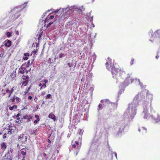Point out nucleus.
<instances>
[{
  "mask_svg": "<svg viewBox=\"0 0 160 160\" xmlns=\"http://www.w3.org/2000/svg\"><path fill=\"white\" fill-rule=\"evenodd\" d=\"M108 61L106 63V67L108 70H111L113 77L117 79H126L121 85V87L125 88L129 84L131 83L134 80V78L130 76L127 77V74L123 69L120 68L119 65L116 63L114 64L112 62V59L109 58H108Z\"/></svg>",
  "mask_w": 160,
  "mask_h": 160,
  "instance_id": "1",
  "label": "nucleus"
},
{
  "mask_svg": "<svg viewBox=\"0 0 160 160\" xmlns=\"http://www.w3.org/2000/svg\"><path fill=\"white\" fill-rule=\"evenodd\" d=\"M152 99V95L148 93H147L146 96L141 99L144 110H147L150 109L151 111L152 109L151 107V102Z\"/></svg>",
  "mask_w": 160,
  "mask_h": 160,
  "instance_id": "2",
  "label": "nucleus"
},
{
  "mask_svg": "<svg viewBox=\"0 0 160 160\" xmlns=\"http://www.w3.org/2000/svg\"><path fill=\"white\" fill-rule=\"evenodd\" d=\"M22 9H19V8H15L13 9L12 11L17 12V13L14 15V16H12V17H14L13 18V19L14 20H15L19 17V16H20L19 13L20 12L22 11Z\"/></svg>",
  "mask_w": 160,
  "mask_h": 160,
  "instance_id": "3",
  "label": "nucleus"
},
{
  "mask_svg": "<svg viewBox=\"0 0 160 160\" xmlns=\"http://www.w3.org/2000/svg\"><path fill=\"white\" fill-rule=\"evenodd\" d=\"M54 18V17L53 15H51L49 17H47L45 19V20L44 22L45 23H48L47 26V27H49L51 24L53 23L54 22H52V21H51V20L53 18Z\"/></svg>",
  "mask_w": 160,
  "mask_h": 160,
  "instance_id": "4",
  "label": "nucleus"
},
{
  "mask_svg": "<svg viewBox=\"0 0 160 160\" xmlns=\"http://www.w3.org/2000/svg\"><path fill=\"white\" fill-rule=\"evenodd\" d=\"M24 64L20 67V68L19 69L18 72L19 73L22 74H23L25 72L27 73L29 71V70H27L26 67H24Z\"/></svg>",
  "mask_w": 160,
  "mask_h": 160,
  "instance_id": "5",
  "label": "nucleus"
},
{
  "mask_svg": "<svg viewBox=\"0 0 160 160\" xmlns=\"http://www.w3.org/2000/svg\"><path fill=\"white\" fill-rule=\"evenodd\" d=\"M16 100V103H18L20 102V98L17 97H16L15 95H14L11 98V100L12 102H14Z\"/></svg>",
  "mask_w": 160,
  "mask_h": 160,
  "instance_id": "6",
  "label": "nucleus"
},
{
  "mask_svg": "<svg viewBox=\"0 0 160 160\" xmlns=\"http://www.w3.org/2000/svg\"><path fill=\"white\" fill-rule=\"evenodd\" d=\"M23 118L24 119H27V122H28L31 121V120L32 119V118L31 115L26 114L23 117Z\"/></svg>",
  "mask_w": 160,
  "mask_h": 160,
  "instance_id": "7",
  "label": "nucleus"
},
{
  "mask_svg": "<svg viewBox=\"0 0 160 160\" xmlns=\"http://www.w3.org/2000/svg\"><path fill=\"white\" fill-rule=\"evenodd\" d=\"M75 144H76V145L77 146V148L76 151V152H74V154L75 155H78V153L79 151V149L81 148V145H79V143L78 141H76L75 142Z\"/></svg>",
  "mask_w": 160,
  "mask_h": 160,
  "instance_id": "8",
  "label": "nucleus"
},
{
  "mask_svg": "<svg viewBox=\"0 0 160 160\" xmlns=\"http://www.w3.org/2000/svg\"><path fill=\"white\" fill-rule=\"evenodd\" d=\"M4 45L5 46L8 47H10L12 44L11 42L8 40H5L4 42Z\"/></svg>",
  "mask_w": 160,
  "mask_h": 160,
  "instance_id": "9",
  "label": "nucleus"
},
{
  "mask_svg": "<svg viewBox=\"0 0 160 160\" xmlns=\"http://www.w3.org/2000/svg\"><path fill=\"white\" fill-rule=\"evenodd\" d=\"M4 158L5 160H12L13 156L6 154L4 156Z\"/></svg>",
  "mask_w": 160,
  "mask_h": 160,
  "instance_id": "10",
  "label": "nucleus"
},
{
  "mask_svg": "<svg viewBox=\"0 0 160 160\" xmlns=\"http://www.w3.org/2000/svg\"><path fill=\"white\" fill-rule=\"evenodd\" d=\"M7 147V146L5 142H3L1 144V148L2 150L4 151L6 149Z\"/></svg>",
  "mask_w": 160,
  "mask_h": 160,
  "instance_id": "11",
  "label": "nucleus"
},
{
  "mask_svg": "<svg viewBox=\"0 0 160 160\" xmlns=\"http://www.w3.org/2000/svg\"><path fill=\"white\" fill-rule=\"evenodd\" d=\"M48 117L52 119L54 121L56 120V116H55L52 113V112L48 116Z\"/></svg>",
  "mask_w": 160,
  "mask_h": 160,
  "instance_id": "12",
  "label": "nucleus"
},
{
  "mask_svg": "<svg viewBox=\"0 0 160 160\" xmlns=\"http://www.w3.org/2000/svg\"><path fill=\"white\" fill-rule=\"evenodd\" d=\"M13 152V149L12 148H9L8 149L7 152L6 154H7V155H12V153Z\"/></svg>",
  "mask_w": 160,
  "mask_h": 160,
  "instance_id": "13",
  "label": "nucleus"
},
{
  "mask_svg": "<svg viewBox=\"0 0 160 160\" xmlns=\"http://www.w3.org/2000/svg\"><path fill=\"white\" fill-rule=\"evenodd\" d=\"M20 113H18L17 115L16 116H14V117H15L16 118V122L18 123L19 122H21V120H20Z\"/></svg>",
  "mask_w": 160,
  "mask_h": 160,
  "instance_id": "14",
  "label": "nucleus"
},
{
  "mask_svg": "<svg viewBox=\"0 0 160 160\" xmlns=\"http://www.w3.org/2000/svg\"><path fill=\"white\" fill-rule=\"evenodd\" d=\"M28 80H25L23 82H21V84H22V86L24 85V86H26L28 85Z\"/></svg>",
  "mask_w": 160,
  "mask_h": 160,
  "instance_id": "15",
  "label": "nucleus"
},
{
  "mask_svg": "<svg viewBox=\"0 0 160 160\" xmlns=\"http://www.w3.org/2000/svg\"><path fill=\"white\" fill-rule=\"evenodd\" d=\"M29 77L28 75H23L22 76V80H28V79H29Z\"/></svg>",
  "mask_w": 160,
  "mask_h": 160,
  "instance_id": "16",
  "label": "nucleus"
},
{
  "mask_svg": "<svg viewBox=\"0 0 160 160\" xmlns=\"http://www.w3.org/2000/svg\"><path fill=\"white\" fill-rule=\"evenodd\" d=\"M17 108V106L16 105H14L12 106L9 107V109L10 110L12 111L14 108L16 109Z\"/></svg>",
  "mask_w": 160,
  "mask_h": 160,
  "instance_id": "17",
  "label": "nucleus"
},
{
  "mask_svg": "<svg viewBox=\"0 0 160 160\" xmlns=\"http://www.w3.org/2000/svg\"><path fill=\"white\" fill-rule=\"evenodd\" d=\"M65 18V15L64 14H63L60 17L59 16V21L64 20Z\"/></svg>",
  "mask_w": 160,
  "mask_h": 160,
  "instance_id": "18",
  "label": "nucleus"
},
{
  "mask_svg": "<svg viewBox=\"0 0 160 160\" xmlns=\"http://www.w3.org/2000/svg\"><path fill=\"white\" fill-rule=\"evenodd\" d=\"M74 10H73L69 9L67 10L66 14V15L70 14L73 12Z\"/></svg>",
  "mask_w": 160,
  "mask_h": 160,
  "instance_id": "19",
  "label": "nucleus"
},
{
  "mask_svg": "<svg viewBox=\"0 0 160 160\" xmlns=\"http://www.w3.org/2000/svg\"><path fill=\"white\" fill-rule=\"evenodd\" d=\"M31 86H30V87H29L28 88H26V90L24 92V93L25 94L27 93L29 91L30 89L31 88Z\"/></svg>",
  "mask_w": 160,
  "mask_h": 160,
  "instance_id": "20",
  "label": "nucleus"
},
{
  "mask_svg": "<svg viewBox=\"0 0 160 160\" xmlns=\"http://www.w3.org/2000/svg\"><path fill=\"white\" fill-rule=\"evenodd\" d=\"M141 130L142 131H143V130H144L145 132L147 131V128H145V127H142V128L141 129H138V131L140 132Z\"/></svg>",
  "mask_w": 160,
  "mask_h": 160,
  "instance_id": "21",
  "label": "nucleus"
},
{
  "mask_svg": "<svg viewBox=\"0 0 160 160\" xmlns=\"http://www.w3.org/2000/svg\"><path fill=\"white\" fill-rule=\"evenodd\" d=\"M46 99H50L51 98V95L50 94H48L46 97Z\"/></svg>",
  "mask_w": 160,
  "mask_h": 160,
  "instance_id": "22",
  "label": "nucleus"
},
{
  "mask_svg": "<svg viewBox=\"0 0 160 160\" xmlns=\"http://www.w3.org/2000/svg\"><path fill=\"white\" fill-rule=\"evenodd\" d=\"M157 119H155V122H158L160 121V116H158L157 117Z\"/></svg>",
  "mask_w": 160,
  "mask_h": 160,
  "instance_id": "23",
  "label": "nucleus"
},
{
  "mask_svg": "<svg viewBox=\"0 0 160 160\" xmlns=\"http://www.w3.org/2000/svg\"><path fill=\"white\" fill-rule=\"evenodd\" d=\"M6 35L8 38H10L11 36V33L9 32H7L6 33Z\"/></svg>",
  "mask_w": 160,
  "mask_h": 160,
  "instance_id": "24",
  "label": "nucleus"
},
{
  "mask_svg": "<svg viewBox=\"0 0 160 160\" xmlns=\"http://www.w3.org/2000/svg\"><path fill=\"white\" fill-rule=\"evenodd\" d=\"M21 153L22 156H25L26 155V153L23 151H21Z\"/></svg>",
  "mask_w": 160,
  "mask_h": 160,
  "instance_id": "25",
  "label": "nucleus"
},
{
  "mask_svg": "<svg viewBox=\"0 0 160 160\" xmlns=\"http://www.w3.org/2000/svg\"><path fill=\"white\" fill-rule=\"evenodd\" d=\"M16 89L14 88V87H13L12 88H11L10 91V92L11 93H12L13 92H14V90H15Z\"/></svg>",
  "mask_w": 160,
  "mask_h": 160,
  "instance_id": "26",
  "label": "nucleus"
},
{
  "mask_svg": "<svg viewBox=\"0 0 160 160\" xmlns=\"http://www.w3.org/2000/svg\"><path fill=\"white\" fill-rule=\"evenodd\" d=\"M134 62V59L133 58H132L131 60L130 64L131 65H132L133 64V62Z\"/></svg>",
  "mask_w": 160,
  "mask_h": 160,
  "instance_id": "27",
  "label": "nucleus"
},
{
  "mask_svg": "<svg viewBox=\"0 0 160 160\" xmlns=\"http://www.w3.org/2000/svg\"><path fill=\"white\" fill-rule=\"evenodd\" d=\"M102 107V105L101 103H100L98 105V110H99V109H101V108Z\"/></svg>",
  "mask_w": 160,
  "mask_h": 160,
  "instance_id": "28",
  "label": "nucleus"
},
{
  "mask_svg": "<svg viewBox=\"0 0 160 160\" xmlns=\"http://www.w3.org/2000/svg\"><path fill=\"white\" fill-rule=\"evenodd\" d=\"M64 54L62 53H61L59 54V57L60 58H62L63 57H64Z\"/></svg>",
  "mask_w": 160,
  "mask_h": 160,
  "instance_id": "29",
  "label": "nucleus"
},
{
  "mask_svg": "<svg viewBox=\"0 0 160 160\" xmlns=\"http://www.w3.org/2000/svg\"><path fill=\"white\" fill-rule=\"evenodd\" d=\"M77 148V145H76L75 144H74L72 145V149L75 148Z\"/></svg>",
  "mask_w": 160,
  "mask_h": 160,
  "instance_id": "30",
  "label": "nucleus"
},
{
  "mask_svg": "<svg viewBox=\"0 0 160 160\" xmlns=\"http://www.w3.org/2000/svg\"><path fill=\"white\" fill-rule=\"evenodd\" d=\"M35 117L37 118V120H40V119L39 118V116L38 115H36L35 116Z\"/></svg>",
  "mask_w": 160,
  "mask_h": 160,
  "instance_id": "31",
  "label": "nucleus"
},
{
  "mask_svg": "<svg viewBox=\"0 0 160 160\" xmlns=\"http://www.w3.org/2000/svg\"><path fill=\"white\" fill-rule=\"evenodd\" d=\"M7 135V133H4V134L3 137V139H5L6 138Z\"/></svg>",
  "mask_w": 160,
  "mask_h": 160,
  "instance_id": "32",
  "label": "nucleus"
},
{
  "mask_svg": "<svg viewBox=\"0 0 160 160\" xmlns=\"http://www.w3.org/2000/svg\"><path fill=\"white\" fill-rule=\"evenodd\" d=\"M42 34L41 33L39 34V37H38V40H40L41 37V36L42 35Z\"/></svg>",
  "mask_w": 160,
  "mask_h": 160,
  "instance_id": "33",
  "label": "nucleus"
},
{
  "mask_svg": "<svg viewBox=\"0 0 160 160\" xmlns=\"http://www.w3.org/2000/svg\"><path fill=\"white\" fill-rule=\"evenodd\" d=\"M43 87H44V88L46 87V83H44L42 85V86L41 87L40 89H41Z\"/></svg>",
  "mask_w": 160,
  "mask_h": 160,
  "instance_id": "34",
  "label": "nucleus"
},
{
  "mask_svg": "<svg viewBox=\"0 0 160 160\" xmlns=\"http://www.w3.org/2000/svg\"><path fill=\"white\" fill-rule=\"evenodd\" d=\"M6 93H9L10 92V91L9 89V88H7L6 90Z\"/></svg>",
  "mask_w": 160,
  "mask_h": 160,
  "instance_id": "35",
  "label": "nucleus"
},
{
  "mask_svg": "<svg viewBox=\"0 0 160 160\" xmlns=\"http://www.w3.org/2000/svg\"><path fill=\"white\" fill-rule=\"evenodd\" d=\"M47 13V12H45V13H44L43 15H42V18H43V17H44L45 16H46V14Z\"/></svg>",
  "mask_w": 160,
  "mask_h": 160,
  "instance_id": "36",
  "label": "nucleus"
},
{
  "mask_svg": "<svg viewBox=\"0 0 160 160\" xmlns=\"http://www.w3.org/2000/svg\"><path fill=\"white\" fill-rule=\"evenodd\" d=\"M4 53L3 52H2L0 54V57H2L3 56Z\"/></svg>",
  "mask_w": 160,
  "mask_h": 160,
  "instance_id": "37",
  "label": "nucleus"
},
{
  "mask_svg": "<svg viewBox=\"0 0 160 160\" xmlns=\"http://www.w3.org/2000/svg\"><path fill=\"white\" fill-rule=\"evenodd\" d=\"M40 120H37V119L36 120H35L34 121V123L35 124H36Z\"/></svg>",
  "mask_w": 160,
  "mask_h": 160,
  "instance_id": "38",
  "label": "nucleus"
},
{
  "mask_svg": "<svg viewBox=\"0 0 160 160\" xmlns=\"http://www.w3.org/2000/svg\"><path fill=\"white\" fill-rule=\"evenodd\" d=\"M29 63H30V61H29H29H28V62H27V64L26 66V67H28V66H29Z\"/></svg>",
  "mask_w": 160,
  "mask_h": 160,
  "instance_id": "39",
  "label": "nucleus"
},
{
  "mask_svg": "<svg viewBox=\"0 0 160 160\" xmlns=\"http://www.w3.org/2000/svg\"><path fill=\"white\" fill-rule=\"evenodd\" d=\"M37 52L36 51H33L32 52L31 54H35Z\"/></svg>",
  "mask_w": 160,
  "mask_h": 160,
  "instance_id": "40",
  "label": "nucleus"
},
{
  "mask_svg": "<svg viewBox=\"0 0 160 160\" xmlns=\"http://www.w3.org/2000/svg\"><path fill=\"white\" fill-rule=\"evenodd\" d=\"M79 134H81V135L82 134V130L81 129H80L79 131Z\"/></svg>",
  "mask_w": 160,
  "mask_h": 160,
  "instance_id": "41",
  "label": "nucleus"
},
{
  "mask_svg": "<svg viewBox=\"0 0 160 160\" xmlns=\"http://www.w3.org/2000/svg\"><path fill=\"white\" fill-rule=\"evenodd\" d=\"M28 59V58L26 56H25V57L23 58V59L24 60H27Z\"/></svg>",
  "mask_w": 160,
  "mask_h": 160,
  "instance_id": "42",
  "label": "nucleus"
},
{
  "mask_svg": "<svg viewBox=\"0 0 160 160\" xmlns=\"http://www.w3.org/2000/svg\"><path fill=\"white\" fill-rule=\"evenodd\" d=\"M105 101L106 102L108 103H110L109 101V100H108V99L105 100Z\"/></svg>",
  "mask_w": 160,
  "mask_h": 160,
  "instance_id": "43",
  "label": "nucleus"
},
{
  "mask_svg": "<svg viewBox=\"0 0 160 160\" xmlns=\"http://www.w3.org/2000/svg\"><path fill=\"white\" fill-rule=\"evenodd\" d=\"M44 82L46 84L48 82V81L47 80H44Z\"/></svg>",
  "mask_w": 160,
  "mask_h": 160,
  "instance_id": "44",
  "label": "nucleus"
},
{
  "mask_svg": "<svg viewBox=\"0 0 160 160\" xmlns=\"http://www.w3.org/2000/svg\"><path fill=\"white\" fill-rule=\"evenodd\" d=\"M24 55L25 56H26L27 57L29 56V54L28 53H25L24 54Z\"/></svg>",
  "mask_w": 160,
  "mask_h": 160,
  "instance_id": "45",
  "label": "nucleus"
},
{
  "mask_svg": "<svg viewBox=\"0 0 160 160\" xmlns=\"http://www.w3.org/2000/svg\"><path fill=\"white\" fill-rule=\"evenodd\" d=\"M28 98L30 100H31L32 98V97L31 96H29L28 97Z\"/></svg>",
  "mask_w": 160,
  "mask_h": 160,
  "instance_id": "46",
  "label": "nucleus"
},
{
  "mask_svg": "<svg viewBox=\"0 0 160 160\" xmlns=\"http://www.w3.org/2000/svg\"><path fill=\"white\" fill-rule=\"evenodd\" d=\"M12 130H10V131H9H9H8V132L7 133L9 134V132H10V134H12V131H11Z\"/></svg>",
  "mask_w": 160,
  "mask_h": 160,
  "instance_id": "47",
  "label": "nucleus"
},
{
  "mask_svg": "<svg viewBox=\"0 0 160 160\" xmlns=\"http://www.w3.org/2000/svg\"><path fill=\"white\" fill-rule=\"evenodd\" d=\"M15 32L17 35H18L19 34V32H18V31H16Z\"/></svg>",
  "mask_w": 160,
  "mask_h": 160,
  "instance_id": "48",
  "label": "nucleus"
},
{
  "mask_svg": "<svg viewBox=\"0 0 160 160\" xmlns=\"http://www.w3.org/2000/svg\"><path fill=\"white\" fill-rule=\"evenodd\" d=\"M68 66L69 67V68H71V66L70 65V63H68Z\"/></svg>",
  "mask_w": 160,
  "mask_h": 160,
  "instance_id": "49",
  "label": "nucleus"
},
{
  "mask_svg": "<svg viewBox=\"0 0 160 160\" xmlns=\"http://www.w3.org/2000/svg\"><path fill=\"white\" fill-rule=\"evenodd\" d=\"M12 93H11V92H10V94H9L8 96V98H9L11 96V94H12Z\"/></svg>",
  "mask_w": 160,
  "mask_h": 160,
  "instance_id": "50",
  "label": "nucleus"
},
{
  "mask_svg": "<svg viewBox=\"0 0 160 160\" xmlns=\"http://www.w3.org/2000/svg\"><path fill=\"white\" fill-rule=\"evenodd\" d=\"M59 11V10H57L56 11H55L54 12V13H57Z\"/></svg>",
  "mask_w": 160,
  "mask_h": 160,
  "instance_id": "51",
  "label": "nucleus"
},
{
  "mask_svg": "<svg viewBox=\"0 0 160 160\" xmlns=\"http://www.w3.org/2000/svg\"><path fill=\"white\" fill-rule=\"evenodd\" d=\"M51 11V10H48V11H46V12H47V13H48L49 12H50Z\"/></svg>",
  "mask_w": 160,
  "mask_h": 160,
  "instance_id": "52",
  "label": "nucleus"
},
{
  "mask_svg": "<svg viewBox=\"0 0 160 160\" xmlns=\"http://www.w3.org/2000/svg\"><path fill=\"white\" fill-rule=\"evenodd\" d=\"M43 155L44 157H45L47 156V154L45 153H44L43 154Z\"/></svg>",
  "mask_w": 160,
  "mask_h": 160,
  "instance_id": "53",
  "label": "nucleus"
},
{
  "mask_svg": "<svg viewBox=\"0 0 160 160\" xmlns=\"http://www.w3.org/2000/svg\"><path fill=\"white\" fill-rule=\"evenodd\" d=\"M159 57V56H158V55H157V56H156V58L157 59H158Z\"/></svg>",
  "mask_w": 160,
  "mask_h": 160,
  "instance_id": "54",
  "label": "nucleus"
},
{
  "mask_svg": "<svg viewBox=\"0 0 160 160\" xmlns=\"http://www.w3.org/2000/svg\"><path fill=\"white\" fill-rule=\"evenodd\" d=\"M48 142H49V143H50V142H51V141L50 140V139H48Z\"/></svg>",
  "mask_w": 160,
  "mask_h": 160,
  "instance_id": "55",
  "label": "nucleus"
},
{
  "mask_svg": "<svg viewBox=\"0 0 160 160\" xmlns=\"http://www.w3.org/2000/svg\"><path fill=\"white\" fill-rule=\"evenodd\" d=\"M118 93L119 94H122V92L119 91L118 92Z\"/></svg>",
  "mask_w": 160,
  "mask_h": 160,
  "instance_id": "56",
  "label": "nucleus"
},
{
  "mask_svg": "<svg viewBox=\"0 0 160 160\" xmlns=\"http://www.w3.org/2000/svg\"><path fill=\"white\" fill-rule=\"evenodd\" d=\"M114 154L115 155L116 157L117 158V153H116V152H114Z\"/></svg>",
  "mask_w": 160,
  "mask_h": 160,
  "instance_id": "57",
  "label": "nucleus"
},
{
  "mask_svg": "<svg viewBox=\"0 0 160 160\" xmlns=\"http://www.w3.org/2000/svg\"><path fill=\"white\" fill-rule=\"evenodd\" d=\"M42 85V84L41 83H39V86H41Z\"/></svg>",
  "mask_w": 160,
  "mask_h": 160,
  "instance_id": "58",
  "label": "nucleus"
},
{
  "mask_svg": "<svg viewBox=\"0 0 160 160\" xmlns=\"http://www.w3.org/2000/svg\"><path fill=\"white\" fill-rule=\"evenodd\" d=\"M25 158V157H24L23 158V159H22V160H25V159H24Z\"/></svg>",
  "mask_w": 160,
  "mask_h": 160,
  "instance_id": "59",
  "label": "nucleus"
},
{
  "mask_svg": "<svg viewBox=\"0 0 160 160\" xmlns=\"http://www.w3.org/2000/svg\"><path fill=\"white\" fill-rule=\"evenodd\" d=\"M6 93L5 92H4V93H3V95H4H4H6Z\"/></svg>",
  "mask_w": 160,
  "mask_h": 160,
  "instance_id": "60",
  "label": "nucleus"
},
{
  "mask_svg": "<svg viewBox=\"0 0 160 160\" xmlns=\"http://www.w3.org/2000/svg\"><path fill=\"white\" fill-rule=\"evenodd\" d=\"M2 134V132H0V135H1Z\"/></svg>",
  "mask_w": 160,
  "mask_h": 160,
  "instance_id": "61",
  "label": "nucleus"
},
{
  "mask_svg": "<svg viewBox=\"0 0 160 160\" xmlns=\"http://www.w3.org/2000/svg\"><path fill=\"white\" fill-rule=\"evenodd\" d=\"M41 95H44V93H42L41 94Z\"/></svg>",
  "mask_w": 160,
  "mask_h": 160,
  "instance_id": "62",
  "label": "nucleus"
},
{
  "mask_svg": "<svg viewBox=\"0 0 160 160\" xmlns=\"http://www.w3.org/2000/svg\"><path fill=\"white\" fill-rule=\"evenodd\" d=\"M144 118H147V117H146V118L145 117H144Z\"/></svg>",
  "mask_w": 160,
  "mask_h": 160,
  "instance_id": "63",
  "label": "nucleus"
}]
</instances>
